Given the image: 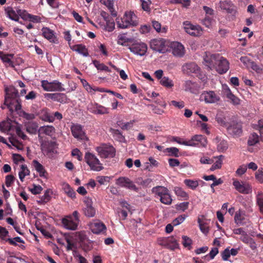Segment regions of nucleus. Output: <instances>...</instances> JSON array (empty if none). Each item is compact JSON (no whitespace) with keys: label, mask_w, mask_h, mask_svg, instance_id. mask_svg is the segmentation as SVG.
I'll use <instances>...</instances> for the list:
<instances>
[{"label":"nucleus","mask_w":263,"mask_h":263,"mask_svg":"<svg viewBox=\"0 0 263 263\" xmlns=\"http://www.w3.org/2000/svg\"><path fill=\"white\" fill-rule=\"evenodd\" d=\"M244 219V217L242 215L241 212L239 211L236 212L234 217L235 222L237 224H241L242 223V221Z\"/></svg>","instance_id":"nucleus-60"},{"label":"nucleus","mask_w":263,"mask_h":263,"mask_svg":"<svg viewBox=\"0 0 263 263\" xmlns=\"http://www.w3.org/2000/svg\"><path fill=\"white\" fill-rule=\"evenodd\" d=\"M152 192L156 195L158 196L160 199L161 197H163L167 192H169V191L164 186H157L152 189Z\"/></svg>","instance_id":"nucleus-34"},{"label":"nucleus","mask_w":263,"mask_h":263,"mask_svg":"<svg viewBox=\"0 0 263 263\" xmlns=\"http://www.w3.org/2000/svg\"><path fill=\"white\" fill-rule=\"evenodd\" d=\"M65 192L70 197L73 198L76 197V192L72 190L68 184H66L65 187Z\"/></svg>","instance_id":"nucleus-62"},{"label":"nucleus","mask_w":263,"mask_h":263,"mask_svg":"<svg viewBox=\"0 0 263 263\" xmlns=\"http://www.w3.org/2000/svg\"><path fill=\"white\" fill-rule=\"evenodd\" d=\"M240 239L245 243L249 245L252 250H255L256 248V244L255 241L252 238L250 237L246 232L243 233Z\"/></svg>","instance_id":"nucleus-31"},{"label":"nucleus","mask_w":263,"mask_h":263,"mask_svg":"<svg viewBox=\"0 0 263 263\" xmlns=\"http://www.w3.org/2000/svg\"><path fill=\"white\" fill-rule=\"evenodd\" d=\"M84 202L85 206L83 209L84 215L88 217H94L96 214V209L92 206V201L91 199L86 198Z\"/></svg>","instance_id":"nucleus-20"},{"label":"nucleus","mask_w":263,"mask_h":263,"mask_svg":"<svg viewBox=\"0 0 263 263\" xmlns=\"http://www.w3.org/2000/svg\"><path fill=\"white\" fill-rule=\"evenodd\" d=\"M215 20L208 16L205 17L202 20V24L207 28H211Z\"/></svg>","instance_id":"nucleus-51"},{"label":"nucleus","mask_w":263,"mask_h":263,"mask_svg":"<svg viewBox=\"0 0 263 263\" xmlns=\"http://www.w3.org/2000/svg\"><path fill=\"white\" fill-rule=\"evenodd\" d=\"M229 65V62L226 58L219 55L217 61V64L214 68L218 73L221 74L226 73L228 71L230 68Z\"/></svg>","instance_id":"nucleus-14"},{"label":"nucleus","mask_w":263,"mask_h":263,"mask_svg":"<svg viewBox=\"0 0 263 263\" xmlns=\"http://www.w3.org/2000/svg\"><path fill=\"white\" fill-rule=\"evenodd\" d=\"M40 118L45 122L52 123L54 121V118L51 115L46 108L41 110L40 113Z\"/></svg>","instance_id":"nucleus-30"},{"label":"nucleus","mask_w":263,"mask_h":263,"mask_svg":"<svg viewBox=\"0 0 263 263\" xmlns=\"http://www.w3.org/2000/svg\"><path fill=\"white\" fill-rule=\"evenodd\" d=\"M172 53L174 55L182 57L184 55L185 51L184 46L179 42H173L171 44Z\"/></svg>","instance_id":"nucleus-22"},{"label":"nucleus","mask_w":263,"mask_h":263,"mask_svg":"<svg viewBox=\"0 0 263 263\" xmlns=\"http://www.w3.org/2000/svg\"><path fill=\"white\" fill-rule=\"evenodd\" d=\"M116 184L128 189L138 192V188L136 186L134 182L128 178L125 177H120L116 180Z\"/></svg>","instance_id":"nucleus-13"},{"label":"nucleus","mask_w":263,"mask_h":263,"mask_svg":"<svg viewBox=\"0 0 263 263\" xmlns=\"http://www.w3.org/2000/svg\"><path fill=\"white\" fill-rule=\"evenodd\" d=\"M110 132L112 134L114 139L120 142L125 141V137L122 135V133L118 129L110 128Z\"/></svg>","instance_id":"nucleus-38"},{"label":"nucleus","mask_w":263,"mask_h":263,"mask_svg":"<svg viewBox=\"0 0 263 263\" xmlns=\"http://www.w3.org/2000/svg\"><path fill=\"white\" fill-rule=\"evenodd\" d=\"M6 241L8 242L10 245L16 246L17 243L16 242L24 243V241L20 237H15L13 238H7L6 240Z\"/></svg>","instance_id":"nucleus-56"},{"label":"nucleus","mask_w":263,"mask_h":263,"mask_svg":"<svg viewBox=\"0 0 263 263\" xmlns=\"http://www.w3.org/2000/svg\"><path fill=\"white\" fill-rule=\"evenodd\" d=\"M133 39L131 38H128L124 35H120L118 37L117 43L119 45L122 46H127V43H132Z\"/></svg>","instance_id":"nucleus-42"},{"label":"nucleus","mask_w":263,"mask_h":263,"mask_svg":"<svg viewBox=\"0 0 263 263\" xmlns=\"http://www.w3.org/2000/svg\"><path fill=\"white\" fill-rule=\"evenodd\" d=\"M160 201L163 204L170 205L172 203V199L169 192H167L165 195L160 199Z\"/></svg>","instance_id":"nucleus-54"},{"label":"nucleus","mask_w":263,"mask_h":263,"mask_svg":"<svg viewBox=\"0 0 263 263\" xmlns=\"http://www.w3.org/2000/svg\"><path fill=\"white\" fill-rule=\"evenodd\" d=\"M68 99L65 93H57L56 101L62 104L68 103Z\"/></svg>","instance_id":"nucleus-52"},{"label":"nucleus","mask_w":263,"mask_h":263,"mask_svg":"<svg viewBox=\"0 0 263 263\" xmlns=\"http://www.w3.org/2000/svg\"><path fill=\"white\" fill-rule=\"evenodd\" d=\"M151 48L156 51L164 53L167 51L166 42L163 39H155L150 42Z\"/></svg>","instance_id":"nucleus-9"},{"label":"nucleus","mask_w":263,"mask_h":263,"mask_svg":"<svg viewBox=\"0 0 263 263\" xmlns=\"http://www.w3.org/2000/svg\"><path fill=\"white\" fill-rule=\"evenodd\" d=\"M222 88L224 95L228 99L229 102L234 105H237L240 104V99L232 92L228 85H223Z\"/></svg>","instance_id":"nucleus-19"},{"label":"nucleus","mask_w":263,"mask_h":263,"mask_svg":"<svg viewBox=\"0 0 263 263\" xmlns=\"http://www.w3.org/2000/svg\"><path fill=\"white\" fill-rule=\"evenodd\" d=\"M43 36L51 42H54L55 36L54 32L47 27H44L42 29Z\"/></svg>","instance_id":"nucleus-32"},{"label":"nucleus","mask_w":263,"mask_h":263,"mask_svg":"<svg viewBox=\"0 0 263 263\" xmlns=\"http://www.w3.org/2000/svg\"><path fill=\"white\" fill-rule=\"evenodd\" d=\"M87 109L96 115H104L109 113V109L97 103H91L87 106Z\"/></svg>","instance_id":"nucleus-16"},{"label":"nucleus","mask_w":263,"mask_h":263,"mask_svg":"<svg viewBox=\"0 0 263 263\" xmlns=\"http://www.w3.org/2000/svg\"><path fill=\"white\" fill-rule=\"evenodd\" d=\"M84 160L92 171L99 172L103 169L102 164L92 153L86 152L84 156Z\"/></svg>","instance_id":"nucleus-4"},{"label":"nucleus","mask_w":263,"mask_h":263,"mask_svg":"<svg viewBox=\"0 0 263 263\" xmlns=\"http://www.w3.org/2000/svg\"><path fill=\"white\" fill-rule=\"evenodd\" d=\"M259 142V136L256 133L252 134L249 137L248 144L249 145L252 146Z\"/></svg>","instance_id":"nucleus-47"},{"label":"nucleus","mask_w":263,"mask_h":263,"mask_svg":"<svg viewBox=\"0 0 263 263\" xmlns=\"http://www.w3.org/2000/svg\"><path fill=\"white\" fill-rule=\"evenodd\" d=\"M71 49L78 52L80 54H82L84 57L88 56V52L87 49L86 48V46L82 44H78L75 45L71 47Z\"/></svg>","instance_id":"nucleus-33"},{"label":"nucleus","mask_w":263,"mask_h":263,"mask_svg":"<svg viewBox=\"0 0 263 263\" xmlns=\"http://www.w3.org/2000/svg\"><path fill=\"white\" fill-rule=\"evenodd\" d=\"M184 90L186 91H190L192 93H197L199 90L198 84L190 80L186 81L184 83Z\"/></svg>","instance_id":"nucleus-26"},{"label":"nucleus","mask_w":263,"mask_h":263,"mask_svg":"<svg viewBox=\"0 0 263 263\" xmlns=\"http://www.w3.org/2000/svg\"><path fill=\"white\" fill-rule=\"evenodd\" d=\"M202 95L204 97L205 102L206 103H215L220 100L219 97L213 91L206 92L204 93Z\"/></svg>","instance_id":"nucleus-27"},{"label":"nucleus","mask_w":263,"mask_h":263,"mask_svg":"<svg viewBox=\"0 0 263 263\" xmlns=\"http://www.w3.org/2000/svg\"><path fill=\"white\" fill-rule=\"evenodd\" d=\"M5 96L4 105L7 106L10 111L13 110L12 99L19 98L18 90L13 86H7L5 88Z\"/></svg>","instance_id":"nucleus-5"},{"label":"nucleus","mask_w":263,"mask_h":263,"mask_svg":"<svg viewBox=\"0 0 263 263\" xmlns=\"http://www.w3.org/2000/svg\"><path fill=\"white\" fill-rule=\"evenodd\" d=\"M218 5L221 10H226L229 13H232L233 11V6L230 0L220 1Z\"/></svg>","instance_id":"nucleus-28"},{"label":"nucleus","mask_w":263,"mask_h":263,"mask_svg":"<svg viewBox=\"0 0 263 263\" xmlns=\"http://www.w3.org/2000/svg\"><path fill=\"white\" fill-rule=\"evenodd\" d=\"M101 3L105 5L111 13L112 15L116 16V13H114V2L112 0H101Z\"/></svg>","instance_id":"nucleus-45"},{"label":"nucleus","mask_w":263,"mask_h":263,"mask_svg":"<svg viewBox=\"0 0 263 263\" xmlns=\"http://www.w3.org/2000/svg\"><path fill=\"white\" fill-rule=\"evenodd\" d=\"M179 248V243L177 242V240L173 236L167 237V246L166 248L172 251H174Z\"/></svg>","instance_id":"nucleus-37"},{"label":"nucleus","mask_w":263,"mask_h":263,"mask_svg":"<svg viewBox=\"0 0 263 263\" xmlns=\"http://www.w3.org/2000/svg\"><path fill=\"white\" fill-rule=\"evenodd\" d=\"M183 73L190 74L191 73H198L200 71V67L194 62L184 64L182 67Z\"/></svg>","instance_id":"nucleus-21"},{"label":"nucleus","mask_w":263,"mask_h":263,"mask_svg":"<svg viewBox=\"0 0 263 263\" xmlns=\"http://www.w3.org/2000/svg\"><path fill=\"white\" fill-rule=\"evenodd\" d=\"M186 217H187V216L185 214L181 215L177 217L176 218H175L173 221L172 223L175 226H178V225L181 224V223H182Z\"/></svg>","instance_id":"nucleus-63"},{"label":"nucleus","mask_w":263,"mask_h":263,"mask_svg":"<svg viewBox=\"0 0 263 263\" xmlns=\"http://www.w3.org/2000/svg\"><path fill=\"white\" fill-rule=\"evenodd\" d=\"M21 171L18 173V176L20 179L23 182L25 176L29 175L30 171L25 164L21 165Z\"/></svg>","instance_id":"nucleus-39"},{"label":"nucleus","mask_w":263,"mask_h":263,"mask_svg":"<svg viewBox=\"0 0 263 263\" xmlns=\"http://www.w3.org/2000/svg\"><path fill=\"white\" fill-rule=\"evenodd\" d=\"M63 85L57 80H54L49 82L47 80H42L41 81V86L43 89L47 91H63L65 88L63 87Z\"/></svg>","instance_id":"nucleus-7"},{"label":"nucleus","mask_w":263,"mask_h":263,"mask_svg":"<svg viewBox=\"0 0 263 263\" xmlns=\"http://www.w3.org/2000/svg\"><path fill=\"white\" fill-rule=\"evenodd\" d=\"M26 131L30 134H35L38 129V124L36 122H28L26 125Z\"/></svg>","instance_id":"nucleus-35"},{"label":"nucleus","mask_w":263,"mask_h":263,"mask_svg":"<svg viewBox=\"0 0 263 263\" xmlns=\"http://www.w3.org/2000/svg\"><path fill=\"white\" fill-rule=\"evenodd\" d=\"M129 49L133 53L140 56H143L145 54L147 46L146 44L140 42L134 43L129 47Z\"/></svg>","instance_id":"nucleus-15"},{"label":"nucleus","mask_w":263,"mask_h":263,"mask_svg":"<svg viewBox=\"0 0 263 263\" xmlns=\"http://www.w3.org/2000/svg\"><path fill=\"white\" fill-rule=\"evenodd\" d=\"M184 183L188 187L193 190H195L199 185L197 181L191 179H185Z\"/></svg>","instance_id":"nucleus-48"},{"label":"nucleus","mask_w":263,"mask_h":263,"mask_svg":"<svg viewBox=\"0 0 263 263\" xmlns=\"http://www.w3.org/2000/svg\"><path fill=\"white\" fill-rule=\"evenodd\" d=\"M218 253V249L217 248H213L210 251L209 255L204 256V258L207 260H210L214 258V257Z\"/></svg>","instance_id":"nucleus-59"},{"label":"nucleus","mask_w":263,"mask_h":263,"mask_svg":"<svg viewBox=\"0 0 263 263\" xmlns=\"http://www.w3.org/2000/svg\"><path fill=\"white\" fill-rule=\"evenodd\" d=\"M223 156L222 155H220L218 157V159L216 161V162L212 165L210 168V171H213L217 169H219L221 167L222 160Z\"/></svg>","instance_id":"nucleus-49"},{"label":"nucleus","mask_w":263,"mask_h":263,"mask_svg":"<svg viewBox=\"0 0 263 263\" xmlns=\"http://www.w3.org/2000/svg\"><path fill=\"white\" fill-rule=\"evenodd\" d=\"M174 192L176 195L184 199H187L189 198V195L181 187H176L174 189Z\"/></svg>","instance_id":"nucleus-46"},{"label":"nucleus","mask_w":263,"mask_h":263,"mask_svg":"<svg viewBox=\"0 0 263 263\" xmlns=\"http://www.w3.org/2000/svg\"><path fill=\"white\" fill-rule=\"evenodd\" d=\"M255 178L260 183L263 182V168H259L255 173Z\"/></svg>","instance_id":"nucleus-64"},{"label":"nucleus","mask_w":263,"mask_h":263,"mask_svg":"<svg viewBox=\"0 0 263 263\" xmlns=\"http://www.w3.org/2000/svg\"><path fill=\"white\" fill-rule=\"evenodd\" d=\"M166 151L169 153V155L172 156H174L175 157H179V149L175 147H172L166 148Z\"/></svg>","instance_id":"nucleus-61"},{"label":"nucleus","mask_w":263,"mask_h":263,"mask_svg":"<svg viewBox=\"0 0 263 263\" xmlns=\"http://www.w3.org/2000/svg\"><path fill=\"white\" fill-rule=\"evenodd\" d=\"M233 185L235 189L239 193L243 194H249L252 191L251 186L246 182L234 180Z\"/></svg>","instance_id":"nucleus-12"},{"label":"nucleus","mask_w":263,"mask_h":263,"mask_svg":"<svg viewBox=\"0 0 263 263\" xmlns=\"http://www.w3.org/2000/svg\"><path fill=\"white\" fill-rule=\"evenodd\" d=\"M135 122V121L134 120H130L129 122L126 123H123L122 121H119L117 122V124L121 127L122 129L128 130L133 127Z\"/></svg>","instance_id":"nucleus-43"},{"label":"nucleus","mask_w":263,"mask_h":263,"mask_svg":"<svg viewBox=\"0 0 263 263\" xmlns=\"http://www.w3.org/2000/svg\"><path fill=\"white\" fill-rule=\"evenodd\" d=\"M173 141L179 144L191 147H205L207 144L206 139L201 135H194L188 140L179 137H174Z\"/></svg>","instance_id":"nucleus-1"},{"label":"nucleus","mask_w":263,"mask_h":263,"mask_svg":"<svg viewBox=\"0 0 263 263\" xmlns=\"http://www.w3.org/2000/svg\"><path fill=\"white\" fill-rule=\"evenodd\" d=\"M182 245L185 248H187L189 250L192 248V240L187 236L183 235L182 236Z\"/></svg>","instance_id":"nucleus-50"},{"label":"nucleus","mask_w":263,"mask_h":263,"mask_svg":"<svg viewBox=\"0 0 263 263\" xmlns=\"http://www.w3.org/2000/svg\"><path fill=\"white\" fill-rule=\"evenodd\" d=\"M79 222V213L77 211H74L72 215L66 216L62 219L64 228L72 231L77 229Z\"/></svg>","instance_id":"nucleus-3"},{"label":"nucleus","mask_w":263,"mask_h":263,"mask_svg":"<svg viewBox=\"0 0 263 263\" xmlns=\"http://www.w3.org/2000/svg\"><path fill=\"white\" fill-rule=\"evenodd\" d=\"M160 83L161 85L167 88H171L174 86L173 81L166 77H163L160 80Z\"/></svg>","instance_id":"nucleus-41"},{"label":"nucleus","mask_w":263,"mask_h":263,"mask_svg":"<svg viewBox=\"0 0 263 263\" xmlns=\"http://www.w3.org/2000/svg\"><path fill=\"white\" fill-rule=\"evenodd\" d=\"M40 200L37 201L39 203H46L49 201L50 200V196L49 195V191L48 190H46L44 193V194L40 197Z\"/></svg>","instance_id":"nucleus-55"},{"label":"nucleus","mask_w":263,"mask_h":263,"mask_svg":"<svg viewBox=\"0 0 263 263\" xmlns=\"http://www.w3.org/2000/svg\"><path fill=\"white\" fill-rule=\"evenodd\" d=\"M226 128L228 134L233 136H239L242 133L241 124L234 121L229 123Z\"/></svg>","instance_id":"nucleus-17"},{"label":"nucleus","mask_w":263,"mask_h":263,"mask_svg":"<svg viewBox=\"0 0 263 263\" xmlns=\"http://www.w3.org/2000/svg\"><path fill=\"white\" fill-rule=\"evenodd\" d=\"M257 204L259 206L260 212L263 214V193H259L256 197Z\"/></svg>","instance_id":"nucleus-53"},{"label":"nucleus","mask_w":263,"mask_h":263,"mask_svg":"<svg viewBox=\"0 0 263 263\" xmlns=\"http://www.w3.org/2000/svg\"><path fill=\"white\" fill-rule=\"evenodd\" d=\"M100 157L103 158H111L115 156L116 150L112 146L103 145L95 148Z\"/></svg>","instance_id":"nucleus-8"},{"label":"nucleus","mask_w":263,"mask_h":263,"mask_svg":"<svg viewBox=\"0 0 263 263\" xmlns=\"http://www.w3.org/2000/svg\"><path fill=\"white\" fill-rule=\"evenodd\" d=\"M219 55V54H212L210 52H205L203 56L204 65L210 69H212L215 67Z\"/></svg>","instance_id":"nucleus-10"},{"label":"nucleus","mask_w":263,"mask_h":263,"mask_svg":"<svg viewBox=\"0 0 263 263\" xmlns=\"http://www.w3.org/2000/svg\"><path fill=\"white\" fill-rule=\"evenodd\" d=\"M14 58V54L11 53H5L3 51H0V59L6 65L11 67H14V63L12 59Z\"/></svg>","instance_id":"nucleus-24"},{"label":"nucleus","mask_w":263,"mask_h":263,"mask_svg":"<svg viewBox=\"0 0 263 263\" xmlns=\"http://www.w3.org/2000/svg\"><path fill=\"white\" fill-rule=\"evenodd\" d=\"M72 136L78 140H84L85 138V133L83 126L79 124L72 123L70 127Z\"/></svg>","instance_id":"nucleus-18"},{"label":"nucleus","mask_w":263,"mask_h":263,"mask_svg":"<svg viewBox=\"0 0 263 263\" xmlns=\"http://www.w3.org/2000/svg\"><path fill=\"white\" fill-rule=\"evenodd\" d=\"M183 26L185 32L192 36H198L202 34V30L200 26L194 25L189 21L184 22Z\"/></svg>","instance_id":"nucleus-11"},{"label":"nucleus","mask_w":263,"mask_h":263,"mask_svg":"<svg viewBox=\"0 0 263 263\" xmlns=\"http://www.w3.org/2000/svg\"><path fill=\"white\" fill-rule=\"evenodd\" d=\"M32 165L36 171L39 173V175L41 177H47V173L44 166L36 160L32 161Z\"/></svg>","instance_id":"nucleus-29"},{"label":"nucleus","mask_w":263,"mask_h":263,"mask_svg":"<svg viewBox=\"0 0 263 263\" xmlns=\"http://www.w3.org/2000/svg\"><path fill=\"white\" fill-rule=\"evenodd\" d=\"M12 106L13 107V110L14 109L16 111L21 110L22 109L21 99L19 98L16 99H12Z\"/></svg>","instance_id":"nucleus-57"},{"label":"nucleus","mask_w":263,"mask_h":263,"mask_svg":"<svg viewBox=\"0 0 263 263\" xmlns=\"http://www.w3.org/2000/svg\"><path fill=\"white\" fill-rule=\"evenodd\" d=\"M89 227L91 231L95 234H99L106 229L105 225L100 221L91 222Z\"/></svg>","instance_id":"nucleus-23"},{"label":"nucleus","mask_w":263,"mask_h":263,"mask_svg":"<svg viewBox=\"0 0 263 263\" xmlns=\"http://www.w3.org/2000/svg\"><path fill=\"white\" fill-rule=\"evenodd\" d=\"M38 132L39 137L41 134H45L51 137L55 133V129L52 125H45L41 126L39 128Z\"/></svg>","instance_id":"nucleus-25"},{"label":"nucleus","mask_w":263,"mask_h":263,"mask_svg":"<svg viewBox=\"0 0 263 263\" xmlns=\"http://www.w3.org/2000/svg\"><path fill=\"white\" fill-rule=\"evenodd\" d=\"M5 11L8 15L9 17L14 21H17L19 18V16H18L17 12H15L11 7H8L6 9Z\"/></svg>","instance_id":"nucleus-40"},{"label":"nucleus","mask_w":263,"mask_h":263,"mask_svg":"<svg viewBox=\"0 0 263 263\" xmlns=\"http://www.w3.org/2000/svg\"><path fill=\"white\" fill-rule=\"evenodd\" d=\"M116 23L119 28H127L130 26H136L138 24L137 16L133 12H126L123 17H117Z\"/></svg>","instance_id":"nucleus-2"},{"label":"nucleus","mask_w":263,"mask_h":263,"mask_svg":"<svg viewBox=\"0 0 263 263\" xmlns=\"http://www.w3.org/2000/svg\"><path fill=\"white\" fill-rule=\"evenodd\" d=\"M93 64L96 68L99 70L105 71L110 72V70L109 68L103 63H101L97 60L93 61Z\"/></svg>","instance_id":"nucleus-44"},{"label":"nucleus","mask_w":263,"mask_h":263,"mask_svg":"<svg viewBox=\"0 0 263 263\" xmlns=\"http://www.w3.org/2000/svg\"><path fill=\"white\" fill-rule=\"evenodd\" d=\"M215 140L217 143V149L219 151L223 152L228 148V144L226 140L221 139L218 137L215 138Z\"/></svg>","instance_id":"nucleus-36"},{"label":"nucleus","mask_w":263,"mask_h":263,"mask_svg":"<svg viewBox=\"0 0 263 263\" xmlns=\"http://www.w3.org/2000/svg\"><path fill=\"white\" fill-rule=\"evenodd\" d=\"M58 144L55 141H47L41 144V150L44 155L52 158L58 154Z\"/></svg>","instance_id":"nucleus-6"},{"label":"nucleus","mask_w":263,"mask_h":263,"mask_svg":"<svg viewBox=\"0 0 263 263\" xmlns=\"http://www.w3.org/2000/svg\"><path fill=\"white\" fill-rule=\"evenodd\" d=\"M106 24L105 26V30L108 32L112 31L115 29V23L113 19L106 21Z\"/></svg>","instance_id":"nucleus-58"}]
</instances>
